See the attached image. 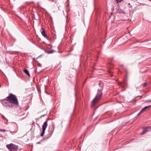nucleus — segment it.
<instances>
[{"label":"nucleus","mask_w":151,"mask_h":151,"mask_svg":"<svg viewBox=\"0 0 151 151\" xmlns=\"http://www.w3.org/2000/svg\"><path fill=\"white\" fill-rule=\"evenodd\" d=\"M151 106L150 105L146 106L142 109V111H144L146 110L147 109H149Z\"/></svg>","instance_id":"1a4fd4ad"},{"label":"nucleus","mask_w":151,"mask_h":151,"mask_svg":"<svg viewBox=\"0 0 151 151\" xmlns=\"http://www.w3.org/2000/svg\"><path fill=\"white\" fill-rule=\"evenodd\" d=\"M42 31L41 32V33L42 35L45 38L47 39H48V38L47 37V35L45 34V31L44 30V29L42 28Z\"/></svg>","instance_id":"39448f33"},{"label":"nucleus","mask_w":151,"mask_h":151,"mask_svg":"<svg viewBox=\"0 0 151 151\" xmlns=\"http://www.w3.org/2000/svg\"><path fill=\"white\" fill-rule=\"evenodd\" d=\"M119 83V84L120 85H121V83Z\"/></svg>","instance_id":"6ab92c4d"},{"label":"nucleus","mask_w":151,"mask_h":151,"mask_svg":"<svg viewBox=\"0 0 151 151\" xmlns=\"http://www.w3.org/2000/svg\"><path fill=\"white\" fill-rule=\"evenodd\" d=\"M123 0H116V1L117 2H119L122 1H123Z\"/></svg>","instance_id":"dca6fc26"},{"label":"nucleus","mask_w":151,"mask_h":151,"mask_svg":"<svg viewBox=\"0 0 151 151\" xmlns=\"http://www.w3.org/2000/svg\"><path fill=\"white\" fill-rule=\"evenodd\" d=\"M47 121H46L42 125V129L45 130L47 126Z\"/></svg>","instance_id":"423d86ee"},{"label":"nucleus","mask_w":151,"mask_h":151,"mask_svg":"<svg viewBox=\"0 0 151 151\" xmlns=\"http://www.w3.org/2000/svg\"><path fill=\"white\" fill-rule=\"evenodd\" d=\"M54 51V50H51L47 51L46 52L48 54H51L53 53Z\"/></svg>","instance_id":"9b49d317"},{"label":"nucleus","mask_w":151,"mask_h":151,"mask_svg":"<svg viewBox=\"0 0 151 151\" xmlns=\"http://www.w3.org/2000/svg\"><path fill=\"white\" fill-rule=\"evenodd\" d=\"M6 121H7V122H8V120L7 119H6Z\"/></svg>","instance_id":"aec40b11"},{"label":"nucleus","mask_w":151,"mask_h":151,"mask_svg":"<svg viewBox=\"0 0 151 151\" xmlns=\"http://www.w3.org/2000/svg\"><path fill=\"white\" fill-rule=\"evenodd\" d=\"M24 72L27 76H30V74L28 71L26 69H25L24 70Z\"/></svg>","instance_id":"9d476101"},{"label":"nucleus","mask_w":151,"mask_h":151,"mask_svg":"<svg viewBox=\"0 0 151 151\" xmlns=\"http://www.w3.org/2000/svg\"><path fill=\"white\" fill-rule=\"evenodd\" d=\"M111 77H112V75H111Z\"/></svg>","instance_id":"412c9836"},{"label":"nucleus","mask_w":151,"mask_h":151,"mask_svg":"<svg viewBox=\"0 0 151 151\" xmlns=\"http://www.w3.org/2000/svg\"><path fill=\"white\" fill-rule=\"evenodd\" d=\"M6 131L4 129H0V132H6Z\"/></svg>","instance_id":"2eb2a0df"},{"label":"nucleus","mask_w":151,"mask_h":151,"mask_svg":"<svg viewBox=\"0 0 151 151\" xmlns=\"http://www.w3.org/2000/svg\"><path fill=\"white\" fill-rule=\"evenodd\" d=\"M6 99L11 104H13L17 106L19 105L18 99L15 95L10 93L9 94L8 96L6 97Z\"/></svg>","instance_id":"f03ea898"},{"label":"nucleus","mask_w":151,"mask_h":151,"mask_svg":"<svg viewBox=\"0 0 151 151\" xmlns=\"http://www.w3.org/2000/svg\"><path fill=\"white\" fill-rule=\"evenodd\" d=\"M103 84L102 82H101L100 83V84L98 85L99 86V88L98 90L97 91L96 96L91 102V106L92 107L94 106L99 102V101L102 96V91L103 89V86H100L99 85L100 84Z\"/></svg>","instance_id":"f257e3e1"},{"label":"nucleus","mask_w":151,"mask_h":151,"mask_svg":"<svg viewBox=\"0 0 151 151\" xmlns=\"http://www.w3.org/2000/svg\"><path fill=\"white\" fill-rule=\"evenodd\" d=\"M18 147V146L12 143L6 145V147L9 151H16Z\"/></svg>","instance_id":"7ed1b4c3"},{"label":"nucleus","mask_w":151,"mask_h":151,"mask_svg":"<svg viewBox=\"0 0 151 151\" xmlns=\"http://www.w3.org/2000/svg\"><path fill=\"white\" fill-rule=\"evenodd\" d=\"M149 129H151V126H149Z\"/></svg>","instance_id":"a211bd4d"},{"label":"nucleus","mask_w":151,"mask_h":151,"mask_svg":"<svg viewBox=\"0 0 151 151\" xmlns=\"http://www.w3.org/2000/svg\"><path fill=\"white\" fill-rule=\"evenodd\" d=\"M2 118H3V119H5V117L4 116H3V117H2Z\"/></svg>","instance_id":"f3484780"},{"label":"nucleus","mask_w":151,"mask_h":151,"mask_svg":"<svg viewBox=\"0 0 151 151\" xmlns=\"http://www.w3.org/2000/svg\"><path fill=\"white\" fill-rule=\"evenodd\" d=\"M147 83H144L141 86L143 87H145L146 86H147Z\"/></svg>","instance_id":"4468645a"},{"label":"nucleus","mask_w":151,"mask_h":151,"mask_svg":"<svg viewBox=\"0 0 151 151\" xmlns=\"http://www.w3.org/2000/svg\"><path fill=\"white\" fill-rule=\"evenodd\" d=\"M149 129V126L144 128L141 134L142 135L146 133L148 131Z\"/></svg>","instance_id":"0eeeda50"},{"label":"nucleus","mask_w":151,"mask_h":151,"mask_svg":"<svg viewBox=\"0 0 151 151\" xmlns=\"http://www.w3.org/2000/svg\"><path fill=\"white\" fill-rule=\"evenodd\" d=\"M45 130L42 129V131L41 134V137H43V136L45 133Z\"/></svg>","instance_id":"f8f14e48"},{"label":"nucleus","mask_w":151,"mask_h":151,"mask_svg":"<svg viewBox=\"0 0 151 151\" xmlns=\"http://www.w3.org/2000/svg\"><path fill=\"white\" fill-rule=\"evenodd\" d=\"M144 111H142V110L140 111V112L138 114V115L139 116Z\"/></svg>","instance_id":"ddd939ff"},{"label":"nucleus","mask_w":151,"mask_h":151,"mask_svg":"<svg viewBox=\"0 0 151 151\" xmlns=\"http://www.w3.org/2000/svg\"><path fill=\"white\" fill-rule=\"evenodd\" d=\"M1 103L3 105L6 107L9 108L12 107V106L10 104L11 103L7 100L6 98L2 101Z\"/></svg>","instance_id":"20e7f679"},{"label":"nucleus","mask_w":151,"mask_h":151,"mask_svg":"<svg viewBox=\"0 0 151 151\" xmlns=\"http://www.w3.org/2000/svg\"><path fill=\"white\" fill-rule=\"evenodd\" d=\"M151 106L150 105L146 106L142 109V111H144L146 110L147 109H149Z\"/></svg>","instance_id":"6e6552de"}]
</instances>
